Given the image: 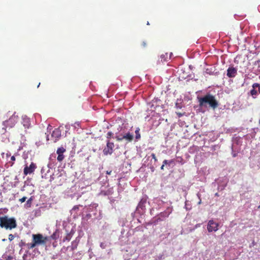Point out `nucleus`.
I'll list each match as a JSON object with an SVG mask.
<instances>
[{
    "label": "nucleus",
    "instance_id": "473e14b6",
    "mask_svg": "<svg viewBox=\"0 0 260 260\" xmlns=\"http://www.w3.org/2000/svg\"><path fill=\"white\" fill-rule=\"evenodd\" d=\"M142 45H143V46L144 47H145V46H146V43H145V42H143Z\"/></svg>",
    "mask_w": 260,
    "mask_h": 260
},
{
    "label": "nucleus",
    "instance_id": "39448f33",
    "mask_svg": "<svg viewBox=\"0 0 260 260\" xmlns=\"http://www.w3.org/2000/svg\"><path fill=\"white\" fill-rule=\"evenodd\" d=\"M114 144L111 142L109 140L107 141L106 147L103 149V153L105 155L111 154L113 152Z\"/></svg>",
    "mask_w": 260,
    "mask_h": 260
},
{
    "label": "nucleus",
    "instance_id": "dca6fc26",
    "mask_svg": "<svg viewBox=\"0 0 260 260\" xmlns=\"http://www.w3.org/2000/svg\"><path fill=\"white\" fill-rule=\"evenodd\" d=\"M72 238V235L71 233H68L67 234L66 236L63 239V241L64 242L66 241H69Z\"/></svg>",
    "mask_w": 260,
    "mask_h": 260
},
{
    "label": "nucleus",
    "instance_id": "c85d7f7f",
    "mask_svg": "<svg viewBox=\"0 0 260 260\" xmlns=\"http://www.w3.org/2000/svg\"><path fill=\"white\" fill-rule=\"evenodd\" d=\"M177 115H178V116L179 117H182L184 115V114H182L181 113L178 112V113H177Z\"/></svg>",
    "mask_w": 260,
    "mask_h": 260
},
{
    "label": "nucleus",
    "instance_id": "7ed1b4c3",
    "mask_svg": "<svg viewBox=\"0 0 260 260\" xmlns=\"http://www.w3.org/2000/svg\"><path fill=\"white\" fill-rule=\"evenodd\" d=\"M16 226L17 223L14 218H10L6 215L0 217V227L1 228L11 230L16 228Z\"/></svg>",
    "mask_w": 260,
    "mask_h": 260
},
{
    "label": "nucleus",
    "instance_id": "a878e982",
    "mask_svg": "<svg viewBox=\"0 0 260 260\" xmlns=\"http://www.w3.org/2000/svg\"><path fill=\"white\" fill-rule=\"evenodd\" d=\"M9 238V241H12L14 239V236L12 234H11L9 235V238Z\"/></svg>",
    "mask_w": 260,
    "mask_h": 260
},
{
    "label": "nucleus",
    "instance_id": "4be33fe9",
    "mask_svg": "<svg viewBox=\"0 0 260 260\" xmlns=\"http://www.w3.org/2000/svg\"><path fill=\"white\" fill-rule=\"evenodd\" d=\"M255 89V88H253V89L250 90V93L252 96L256 95L257 93V91Z\"/></svg>",
    "mask_w": 260,
    "mask_h": 260
},
{
    "label": "nucleus",
    "instance_id": "4468645a",
    "mask_svg": "<svg viewBox=\"0 0 260 260\" xmlns=\"http://www.w3.org/2000/svg\"><path fill=\"white\" fill-rule=\"evenodd\" d=\"M66 151V149L63 147H60L58 148L56 151V153L58 155L63 154L64 152Z\"/></svg>",
    "mask_w": 260,
    "mask_h": 260
},
{
    "label": "nucleus",
    "instance_id": "2f4dec72",
    "mask_svg": "<svg viewBox=\"0 0 260 260\" xmlns=\"http://www.w3.org/2000/svg\"><path fill=\"white\" fill-rule=\"evenodd\" d=\"M164 167H165V165H164V164H162V166L160 167V169L163 170L164 169Z\"/></svg>",
    "mask_w": 260,
    "mask_h": 260
},
{
    "label": "nucleus",
    "instance_id": "ddd939ff",
    "mask_svg": "<svg viewBox=\"0 0 260 260\" xmlns=\"http://www.w3.org/2000/svg\"><path fill=\"white\" fill-rule=\"evenodd\" d=\"M140 129L139 127H137L135 131L136 136L135 138L136 140H138L141 138V134L140 133Z\"/></svg>",
    "mask_w": 260,
    "mask_h": 260
},
{
    "label": "nucleus",
    "instance_id": "f03ea898",
    "mask_svg": "<svg viewBox=\"0 0 260 260\" xmlns=\"http://www.w3.org/2000/svg\"><path fill=\"white\" fill-rule=\"evenodd\" d=\"M32 242L26 244V247L29 249H32L39 245L45 244L48 241V237H44L41 234H32Z\"/></svg>",
    "mask_w": 260,
    "mask_h": 260
},
{
    "label": "nucleus",
    "instance_id": "a19ab883",
    "mask_svg": "<svg viewBox=\"0 0 260 260\" xmlns=\"http://www.w3.org/2000/svg\"><path fill=\"white\" fill-rule=\"evenodd\" d=\"M10 155H9L8 154H7V156H9Z\"/></svg>",
    "mask_w": 260,
    "mask_h": 260
},
{
    "label": "nucleus",
    "instance_id": "ea45409f",
    "mask_svg": "<svg viewBox=\"0 0 260 260\" xmlns=\"http://www.w3.org/2000/svg\"><path fill=\"white\" fill-rule=\"evenodd\" d=\"M40 83H39V84H38V86H37V87H39V86H40Z\"/></svg>",
    "mask_w": 260,
    "mask_h": 260
},
{
    "label": "nucleus",
    "instance_id": "f8f14e48",
    "mask_svg": "<svg viewBox=\"0 0 260 260\" xmlns=\"http://www.w3.org/2000/svg\"><path fill=\"white\" fill-rule=\"evenodd\" d=\"M22 123L25 128H28L30 126V121L28 118H23Z\"/></svg>",
    "mask_w": 260,
    "mask_h": 260
},
{
    "label": "nucleus",
    "instance_id": "e433bc0d",
    "mask_svg": "<svg viewBox=\"0 0 260 260\" xmlns=\"http://www.w3.org/2000/svg\"><path fill=\"white\" fill-rule=\"evenodd\" d=\"M26 244H25V243H22V245H26Z\"/></svg>",
    "mask_w": 260,
    "mask_h": 260
},
{
    "label": "nucleus",
    "instance_id": "9b49d317",
    "mask_svg": "<svg viewBox=\"0 0 260 260\" xmlns=\"http://www.w3.org/2000/svg\"><path fill=\"white\" fill-rule=\"evenodd\" d=\"M123 140H125L127 143L131 142L134 139V136L130 133H127L122 136Z\"/></svg>",
    "mask_w": 260,
    "mask_h": 260
},
{
    "label": "nucleus",
    "instance_id": "58836bf2",
    "mask_svg": "<svg viewBox=\"0 0 260 260\" xmlns=\"http://www.w3.org/2000/svg\"><path fill=\"white\" fill-rule=\"evenodd\" d=\"M201 203V200H200V202H199V204H200Z\"/></svg>",
    "mask_w": 260,
    "mask_h": 260
},
{
    "label": "nucleus",
    "instance_id": "7c9ffc66",
    "mask_svg": "<svg viewBox=\"0 0 260 260\" xmlns=\"http://www.w3.org/2000/svg\"><path fill=\"white\" fill-rule=\"evenodd\" d=\"M100 246L101 248H102L103 249H104L105 248V245H104V243H102L100 245Z\"/></svg>",
    "mask_w": 260,
    "mask_h": 260
},
{
    "label": "nucleus",
    "instance_id": "393cba45",
    "mask_svg": "<svg viewBox=\"0 0 260 260\" xmlns=\"http://www.w3.org/2000/svg\"><path fill=\"white\" fill-rule=\"evenodd\" d=\"M152 158L154 159V161L156 162L157 161V159L156 157L155 154L154 153H152L151 155Z\"/></svg>",
    "mask_w": 260,
    "mask_h": 260
},
{
    "label": "nucleus",
    "instance_id": "6e6552de",
    "mask_svg": "<svg viewBox=\"0 0 260 260\" xmlns=\"http://www.w3.org/2000/svg\"><path fill=\"white\" fill-rule=\"evenodd\" d=\"M37 168L35 164L31 162L29 167L26 166L23 170V173L25 175H27L28 174H31L35 171V170Z\"/></svg>",
    "mask_w": 260,
    "mask_h": 260
},
{
    "label": "nucleus",
    "instance_id": "f257e3e1",
    "mask_svg": "<svg viewBox=\"0 0 260 260\" xmlns=\"http://www.w3.org/2000/svg\"><path fill=\"white\" fill-rule=\"evenodd\" d=\"M198 99L200 107H206L208 104L211 108L215 109L219 105L218 102L215 99V96L210 93L206 94L203 97L199 98Z\"/></svg>",
    "mask_w": 260,
    "mask_h": 260
},
{
    "label": "nucleus",
    "instance_id": "2eb2a0df",
    "mask_svg": "<svg viewBox=\"0 0 260 260\" xmlns=\"http://www.w3.org/2000/svg\"><path fill=\"white\" fill-rule=\"evenodd\" d=\"M78 243H76L75 241H73L72 243V246H71V250L72 251H74L77 248Z\"/></svg>",
    "mask_w": 260,
    "mask_h": 260
},
{
    "label": "nucleus",
    "instance_id": "412c9836",
    "mask_svg": "<svg viewBox=\"0 0 260 260\" xmlns=\"http://www.w3.org/2000/svg\"><path fill=\"white\" fill-rule=\"evenodd\" d=\"M173 162V161L172 160H171L170 161H168V160H164L162 162V164H164V165H170L171 164L172 162Z\"/></svg>",
    "mask_w": 260,
    "mask_h": 260
},
{
    "label": "nucleus",
    "instance_id": "9d476101",
    "mask_svg": "<svg viewBox=\"0 0 260 260\" xmlns=\"http://www.w3.org/2000/svg\"><path fill=\"white\" fill-rule=\"evenodd\" d=\"M61 135V131L58 128H55L53 132L51 134V137L55 138V140H54V142H56V140L60 137Z\"/></svg>",
    "mask_w": 260,
    "mask_h": 260
},
{
    "label": "nucleus",
    "instance_id": "a211bd4d",
    "mask_svg": "<svg viewBox=\"0 0 260 260\" xmlns=\"http://www.w3.org/2000/svg\"><path fill=\"white\" fill-rule=\"evenodd\" d=\"M32 201V197L30 198L26 202V205L27 207H30L31 203Z\"/></svg>",
    "mask_w": 260,
    "mask_h": 260
},
{
    "label": "nucleus",
    "instance_id": "0eeeda50",
    "mask_svg": "<svg viewBox=\"0 0 260 260\" xmlns=\"http://www.w3.org/2000/svg\"><path fill=\"white\" fill-rule=\"evenodd\" d=\"M219 223L211 219L209 220L207 224V230L209 232H216L218 230Z\"/></svg>",
    "mask_w": 260,
    "mask_h": 260
},
{
    "label": "nucleus",
    "instance_id": "1a4fd4ad",
    "mask_svg": "<svg viewBox=\"0 0 260 260\" xmlns=\"http://www.w3.org/2000/svg\"><path fill=\"white\" fill-rule=\"evenodd\" d=\"M237 74V69L233 66L230 67L227 70L226 76L229 78H234Z\"/></svg>",
    "mask_w": 260,
    "mask_h": 260
},
{
    "label": "nucleus",
    "instance_id": "423d86ee",
    "mask_svg": "<svg viewBox=\"0 0 260 260\" xmlns=\"http://www.w3.org/2000/svg\"><path fill=\"white\" fill-rule=\"evenodd\" d=\"M172 211L173 207H168L165 211L160 213L158 215V217L156 219L157 221H162L164 218L168 217L169 216V215L172 212Z\"/></svg>",
    "mask_w": 260,
    "mask_h": 260
},
{
    "label": "nucleus",
    "instance_id": "bb28decb",
    "mask_svg": "<svg viewBox=\"0 0 260 260\" xmlns=\"http://www.w3.org/2000/svg\"><path fill=\"white\" fill-rule=\"evenodd\" d=\"M26 197H23V198L20 199L19 200V201L21 202V203H23L25 201H26Z\"/></svg>",
    "mask_w": 260,
    "mask_h": 260
},
{
    "label": "nucleus",
    "instance_id": "20e7f679",
    "mask_svg": "<svg viewBox=\"0 0 260 260\" xmlns=\"http://www.w3.org/2000/svg\"><path fill=\"white\" fill-rule=\"evenodd\" d=\"M10 111H9L7 113V116H10V118L8 120H6L3 122V130L4 132H6L7 128L10 129L13 127L16 123L17 122L19 117L18 115H16V113L14 112L12 115Z\"/></svg>",
    "mask_w": 260,
    "mask_h": 260
},
{
    "label": "nucleus",
    "instance_id": "4c0bfd02",
    "mask_svg": "<svg viewBox=\"0 0 260 260\" xmlns=\"http://www.w3.org/2000/svg\"><path fill=\"white\" fill-rule=\"evenodd\" d=\"M257 62H258H258H260V59H259V60H258L257 61Z\"/></svg>",
    "mask_w": 260,
    "mask_h": 260
},
{
    "label": "nucleus",
    "instance_id": "5701e85b",
    "mask_svg": "<svg viewBox=\"0 0 260 260\" xmlns=\"http://www.w3.org/2000/svg\"><path fill=\"white\" fill-rule=\"evenodd\" d=\"M113 135V133L112 132H109L107 134V138L110 139Z\"/></svg>",
    "mask_w": 260,
    "mask_h": 260
},
{
    "label": "nucleus",
    "instance_id": "cd10ccee",
    "mask_svg": "<svg viewBox=\"0 0 260 260\" xmlns=\"http://www.w3.org/2000/svg\"><path fill=\"white\" fill-rule=\"evenodd\" d=\"M51 238L53 239H56V234L55 233H54L53 234H52L51 236Z\"/></svg>",
    "mask_w": 260,
    "mask_h": 260
},
{
    "label": "nucleus",
    "instance_id": "c756f323",
    "mask_svg": "<svg viewBox=\"0 0 260 260\" xmlns=\"http://www.w3.org/2000/svg\"><path fill=\"white\" fill-rule=\"evenodd\" d=\"M79 209V206H75L73 208V210H77Z\"/></svg>",
    "mask_w": 260,
    "mask_h": 260
},
{
    "label": "nucleus",
    "instance_id": "79ce46f5",
    "mask_svg": "<svg viewBox=\"0 0 260 260\" xmlns=\"http://www.w3.org/2000/svg\"><path fill=\"white\" fill-rule=\"evenodd\" d=\"M259 123L260 124V119H259Z\"/></svg>",
    "mask_w": 260,
    "mask_h": 260
},
{
    "label": "nucleus",
    "instance_id": "6ab92c4d",
    "mask_svg": "<svg viewBox=\"0 0 260 260\" xmlns=\"http://www.w3.org/2000/svg\"><path fill=\"white\" fill-rule=\"evenodd\" d=\"M252 87L253 88H255L258 87V91L259 93H260V84H258V83H254L252 85Z\"/></svg>",
    "mask_w": 260,
    "mask_h": 260
},
{
    "label": "nucleus",
    "instance_id": "f704fd0d",
    "mask_svg": "<svg viewBox=\"0 0 260 260\" xmlns=\"http://www.w3.org/2000/svg\"><path fill=\"white\" fill-rule=\"evenodd\" d=\"M164 57H165V55H163V54L161 55V56H160V57H161V58H164Z\"/></svg>",
    "mask_w": 260,
    "mask_h": 260
},
{
    "label": "nucleus",
    "instance_id": "f3484780",
    "mask_svg": "<svg viewBox=\"0 0 260 260\" xmlns=\"http://www.w3.org/2000/svg\"><path fill=\"white\" fill-rule=\"evenodd\" d=\"M64 158V156L63 154H60V155H58L57 156V160L59 161V162H61Z\"/></svg>",
    "mask_w": 260,
    "mask_h": 260
},
{
    "label": "nucleus",
    "instance_id": "c9c22d12",
    "mask_svg": "<svg viewBox=\"0 0 260 260\" xmlns=\"http://www.w3.org/2000/svg\"><path fill=\"white\" fill-rule=\"evenodd\" d=\"M111 171H110V172L107 171V174H109V175H110L111 174Z\"/></svg>",
    "mask_w": 260,
    "mask_h": 260
},
{
    "label": "nucleus",
    "instance_id": "72a5a7b5",
    "mask_svg": "<svg viewBox=\"0 0 260 260\" xmlns=\"http://www.w3.org/2000/svg\"><path fill=\"white\" fill-rule=\"evenodd\" d=\"M236 156H237V154H236V153H234V154H233V156L234 157H235Z\"/></svg>",
    "mask_w": 260,
    "mask_h": 260
},
{
    "label": "nucleus",
    "instance_id": "aec40b11",
    "mask_svg": "<svg viewBox=\"0 0 260 260\" xmlns=\"http://www.w3.org/2000/svg\"><path fill=\"white\" fill-rule=\"evenodd\" d=\"M15 157L14 156H12L11 157V160L12 161H9V164L10 166H12L14 165V161L15 160Z\"/></svg>",
    "mask_w": 260,
    "mask_h": 260
},
{
    "label": "nucleus",
    "instance_id": "b1692460",
    "mask_svg": "<svg viewBox=\"0 0 260 260\" xmlns=\"http://www.w3.org/2000/svg\"><path fill=\"white\" fill-rule=\"evenodd\" d=\"M115 139L117 141H121L123 140V138H122V136L121 137L120 136H116Z\"/></svg>",
    "mask_w": 260,
    "mask_h": 260
}]
</instances>
